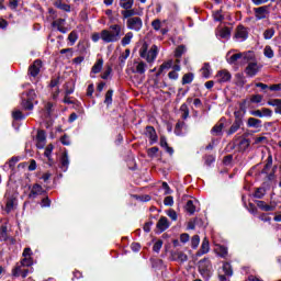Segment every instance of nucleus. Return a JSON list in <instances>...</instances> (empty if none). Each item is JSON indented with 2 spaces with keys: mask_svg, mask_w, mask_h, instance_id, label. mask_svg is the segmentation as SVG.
I'll return each mask as SVG.
<instances>
[{
  "mask_svg": "<svg viewBox=\"0 0 281 281\" xmlns=\"http://www.w3.org/2000/svg\"><path fill=\"white\" fill-rule=\"evenodd\" d=\"M261 115L262 117H271V115H273V111H271L269 108H262Z\"/></svg>",
  "mask_w": 281,
  "mask_h": 281,
  "instance_id": "nucleus-53",
  "label": "nucleus"
},
{
  "mask_svg": "<svg viewBox=\"0 0 281 281\" xmlns=\"http://www.w3.org/2000/svg\"><path fill=\"white\" fill-rule=\"evenodd\" d=\"M0 238L2 240H8V226L7 225H2L0 227Z\"/></svg>",
  "mask_w": 281,
  "mask_h": 281,
  "instance_id": "nucleus-43",
  "label": "nucleus"
},
{
  "mask_svg": "<svg viewBox=\"0 0 281 281\" xmlns=\"http://www.w3.org/2000/svg\"><path fill=\"white\" fill-rule=\"evenodd\" d=\"M55 8L63 10L64 12H71V7L69 4L63 3V1H55Z\"/></svg>",
  "mask_w": 281,
  "mask_h": 281,
  "instance_id": "nucleus-27",
  "label": "nucleus"
},
{
  "mask_svg": "<svg viewBox=\"0 0 281 281\" xmlns=\"http://www.w3.org/2000/svg\"><path fill=\"white\" fill-rule=\"evenodd\" d=\"M146 135L150 139V144H157V131H155V127L147 126L146 127Z\"/></svg>",
  "mask_w": 281,
  "mask_h": 281,
  "instance_id": "nucleus-15",
  "label": "nucleus"
},
{
  "mask_svg": "<svg viewBox=\"0 0 281 281\" xmlns=\"http://www.w3.org/2000/svg\"><path fill=\"white\" fill-rule=\"evenodd\" d=\"M40 69H43V61L36 59L33 65L30 66L29 71H38Z\"/></svg>",
  "mask_w": 281,
  "mask_h": 281,
  "instance_id": "nucleus-32",
  "label": "nucleus"
},
{
  "mask_svg": "<svg viewBox=\"0 0 281 281\" xmlns=\"http://www.w3.org/2000/svg\"><path fill=\"white\" fill-rule=\"evenodd\" d=\"M269 106H276V109H280L281 99H272L268 101Z\"/></svg>",
  "mask_w": 281,
  "mask_h": 281,
  "instance_id": "nucleus-56",
  "label": "nucleus"
},
{
  "mask_svg": "<svg viewBox=\"0 0 281 281\" xmlns=\"http://www.w3.org/2000/svg\"><path fill=\"white\" fill-rule=\"evenodd\" d=\"M63 82V77L57 76L50 80L49 87L50 89H54V87H58V83Z\"/></svg>",
  "mask_w": 281,
  "mask_h": 281,
  "instance_id": "nucleus-47",
  "label": "nucleus"
},
{
  "mask_svg": "<svg viewBox=\"0 0 281 281\" xmlns=\"http://www.w3.org/2000/svg\"><path fill=\"white\" fill-rule=\"evenodd\" d=\"M234 38L238 41V43H244L246 38H249V32L247 31V27L238 25Z\"/></svg>",
  "mask_w": 281,
  "mask_h": 281,
  "instance_id": "nucleus-8",
  "label": "nucleus"
},
{
  "mask_svg": "<svg viewBox=\"0 0 281 281\" xmlns=\"http://www.w3.org/2000/svg\"><path fill=\"white\" fill-rule=\"evenodd\" d=\"M274 35H276V30L273 29H268L263 32V38L266 41H270V38H273Z\"/></svg>",
  "mask_w": 281,
  "mask_h": 281,
  "instance_id": "nucleus-40",
  "label": "nucleus"
},
{
  "mask_svg": "<svg viewBox=\"0 0 281 281\" xmlns=\"http://www.w3.org/2000/svg\"><path fill=\"white\" fill-rule=\"evenodd\" d=\"M194 80V75L192 72H188L182 77V85H190Z\"/></svg>",
  "mask_w": 281,
  "mask_h": 281,
  "instance_id": "nucleus-38",
  "label": "nucleus"
},
{
  "mask_svg": "<svg viewBox=\"0 0 281 281\" xmlns=\"http://www.w3.org/2000/svg\"><path fill=\"white\" fill-rule=\"evenodd\" d=\"M104 104H106L108 106H111V104H113V90H109L105 93Z\"/></svg>",
  "mask_w": 281,
  "mask_h": 281,
  "instance_id": "nucleus-36",
  "label": "nucleus"
},
{
  "mask_svg": "<svg viewBox=\"0 0 281 281\" xmlns=\"http://www.w3.org/2000/svg\"><path fill=\"white\" fill-rule=\"evenodd\" d=\"M186 52H187L186 46L183 45L178 46L175 53L176 58H181V55L184 54Z\"/></svg>",
  "mask_w": 281,
  "mask_h": 281,
  "instance_id": "nucleus-45",
  "label": "nucleus"
},
{
  "mask_svg": "<svg viewBox=\"0 0 281 281\" xmlns=\"http://www.w3.org/2000/svg\"><path fill=\"white\" fill-rule=\"evenodd\" d=\"M60 142L64 146H70L71 145V140L69 139V136L67 135H64L61 138H60Z\"/></svg>",
  "mask_w": 281,
  "mask_h": 281,
  "instance_id": "nucleus-62",
  "label": "nucleus"
},
{
  "mask_svg": "<svg viewBox=\"0 0 281 281\" xmlns=\"http://www.w3.org/2000/svg\"><path fill=\"white\" fill-rule=\"evenodd\" d=\"M22 256L21 267H32V265H34V260L32 259V248H25Z\"/></svg>",
  "mask_w": 281,
  "mask_h": 281,
  "instance_id": "nucleus-10",
  "label": "nucleus"
},
{
  "mask_svg": "<svg viewBox=\"0 0 281 281\" xmlns=\"http://www.w3.org/2000/svg\"><path fill=\"white\" fill-rule=\"evenodd\" d=\"M36 98V92L30 90L26 93H22V106L25 111H32L34 109V99Z\"/></svg>",
  "mask_w": 281,
  "mask_h": 281,
  "instance_id": "nucleus-5",
  "label": "nucleus"
},
{
  "mask_svg": "<svg viewBox=\"0 0 281 281\" xmlns=\"http://www.w3.org/2000/svg\"><path fill=\"white\" fill-rule=\"evenodd\" d=\"M151 27H154V30L156 32H159L161 30V20L156 19L151 22Z\"/></svg>",
  "mask_w": 281,
  "mask_h": 281,
  "instance_id": "nucleus-51",
  "label": "nucleus"
},
{
  "mask_svg": "<svg viewBox=\"0 0 281 281\" xmlns=\"http://www.w3.org/2000/svg\"><path fill=\"white\" fill-rule=\"evenodd\" d=\"M122 38V26L120 24H113L109 30L101 31V41L103 43H117Z\"/></svg>",
  "mask_w": 281,
  "mask_h": 281,
  "instance_id": "nucleus-2",
  "label": "nucleus"
},
{
  "mask_svg": "<svg viewBox=\"0 0 281 281\" xmlns=\"http://www.w3.org/2000/svg\"><path fill=\"white\" fill-rule=\"evenodd\" d=\"M217 254H218V256H221V258H227V247L220 246L217 248Z\"/></svg>",
  "mask_w": 281,
  "mask_h": 281,
  "instance_id": "nucleus-50",
  "label": "nucleus"
},
{
  "mask_svg": "<svg viewBox=\"0 0 281 281\" xmlns=\"http://www.w3.org/2000/svg\"><path fill=\"white\" fill-rule=\"evenodd\" d=\"M240 126H243V121H240V120L234 121V123L227 131V135H234V133H237V131L240 128Z\"/></svg>",
  "mask_w": 281,
  "mask_h": 281,
  "instance_id": "nucleus-22",
  "label": "nucleus"
},
{
  "mask_svg": "<svg viewBox=\"0 0 281 281\" xmlns=\"http://www.w3.org/2000/svg\"><path fill=\"white\" fill-rule=\"evenodd\" d=\"M247 126L249 128H260V126H262V121L256 117H249L247 122Z\"/></svg>",
  "mask_w": 281,
  "mask_h": 281,
  "instance_id": "nucleus-21",
  "label": "nucleus"
},
{
  "mask_svg": "<svg viewBox=\"0 0 281 281\" xmlns=\"http://www.w3.org/2000/svg\"><path fill=\"white\" fill-rule=\"evenodd\" d=\"M60 164H61V170H63L64 172H67V168H69V156L67 155V151H65V153L61 155Z\"/></svg>",
  "mask_w": 281,
  "mask_h": 281,
  "instance_id": "nucleus-24",
  "label": "nucleus"
},
{
  "mask_svg": "<svg viewBox=\"0 0 281 281\" xmlns=\"http://www.w3.org/2000/svg\"><path fill=\"white\" fill-rule=\"evenodd\" d=\"M263 55L266 56V58H273L274 56L273 48H271V46H266L263 48Z\"/></svg>",
  "mask_w": 281,
  "mask_h": 281,
  "instance_id": "nucleus-44",
  "label": "nucleus"
},
{
  "mask_svg": "<svg viewBox=\"0 0 281 281\" xmlns=\"http://www.w3.org/2000/svg\"><path fill=\"white\" fill-rule=\"evenodd\" d=\"M167 216H169V218H171V221H177L178 216H177V211L170 209L167 212Z\"/></svg>",
  "mask_w": 281,
  "mask_h": 281,
  "instance_id": "nucleus-60",
  "label": "nucleus"
},
{
  "mask_svg": "<svg viewBox=\"0 0 281 281\" xmlns=\"http://www.w3.org/2000/svg\"><path fill=\"white\" fill-rule=\"evenodd\" d=\"M178 260H180V262H187L188 255H186L183 252H178Z\"/></svg>",
  "mask_w": 281,
  "mask_h": 281,
  "instance_id": "nucleus-64",
  "label": "nucleus"
},
{
  "mask_svg": "<svg viewBox=\"0 0 281 281\" xmlns=\"http://www.w3.org/2000/svg\"><path fill=\"white\" fill-rule=\"evenodd\" d=\"M161 247H164V241L162 240H157L154 244L153 250L156 251V254H159V251H161Z\"/></svg>",
  "mask_w": 281,
  "mask_h": 281,
  "instance_id": "nucleus-54",
  "label": "nucleus"
},
{
  "mask_svg": "<svg viewBox=\"0 0 281 281\" xmlns=\"http://www.w3.org/2000/svg\"><path fill=\"white\" fill-rule=\"evenodd\" d=\"M223 271L227 278H232L234 276V269L232 268L231 262H224L223 263Z\"/></svg>",
  "mask_w": 281,
  "mask_h": 281,
  "instance_id": "nucleus-26",
  "label": "nucleus"
},
{
  "mask_svg": "<svg viewBox=\"0 0 281 281\" xmlns=\"http://www.w3.org/2000/svg\"><path fill=\"white\" fill-rule=\"evenodd\" d=\"M131 41H133V32H128L121 41V45L126 47V45H131Z\"/></svg>",
  "mask_w": 281,
  "mask_h": 281,
  "instance_id": "nucleus-29",
  "label": "nucleus"
},
{
  "mask_svg": "<svg viewBox=\"0 0 281 281\" xmlns=\"http://www.w3.org/2000/svg\"><path fill=\"white\" fill-rule=\"evenodd\" d=\"M75 90V83L74 81H68L65 85V94L66 95H71V93H74Z\"/></svg>",
  "mask_w": 281,
  "mask_h": 281,
  "instance_id": "nucleus-33",
  "label": "nucleus"
},
{
  "mask_svg": "<svg viewBox=\"0 0 281 281\" xmlns=\"http://www.w3.org/2000/svg\"><path fill=\"white\" fill-rule=\"evenodd\" d=\"M126 25H127V30L139 32V30L144 27V22L142 21V18L135 16V18L127 19Z\"/></svg>",
  "mask_w": 281,
  "mask_h": 281,
  "instance_id": "nucleus-7",
  "label": "nucleus"
},
{
  "mask_svg": "<svg viewBox=\"0 0 281 281\" xmlns=\"http://www.w3.org/2000/svg\"><path fill=\"white\" fill-rule=\"evenodd\" d=\"M23 267L24 266H21V263L15 266V268H13V270H12V276H14V278H19V276H21V273H23Z\"/></svg>",
  "mask_w": 281,
  "mask_h": 281,
  "instance_id": "nucleus-42",
  "label": "nucleus"
},
{
  "mask_svg": "<svg viewBox=\"0 0 281 281\" xmlns=\"http://www.w3.org/2000/svg\"><path fill=\"white\" fill-rule=\"evenodd\" d=\"M223 128H225V123L223 122V120H221L216 125L213 126L211 133L215 137H218L220 135H223Z\"/></svg>",
  "mask_w": 281,
  "mask_h": 281,
  "instance_id": "nucleus-16",
  "label": "nucleus"
},
{
  "mask_svg": "<svg viewBox=\"0 0 281 281\" xmlns=\"http://www.w3.org/2000/svg\"><path fill=\"white\" fill-rule=\"evenodd\" d=\"M146 69H148V65L144 61L138 63L136 66V71H146Z\"/></svg>",
  "mask_w": 281,
  "mask_h": 281,
  "instance_id": "nucleus-59",
  "label": "nucleus"
},
{
  "mask_svg": "<svg viewBox=\"0 0 281 281\" xmlns=\"http://www.w3.org/2000/svg\"><path fill=\"white\" fill-rule=\"evenodd\" d=\"M13 120H25V115L20 110H15L12 112Z\"/></svg>",
  "mask_w": 281,
  "mask_h": 281,
  "instance_id": "nucleus-49",
  "label": "nucleus"
},
{
  "mask_svg": "<svg viewBox=\"0 0 281 281\" xmlns=\"http://www.w3.org/2000/svg\"><path fill=\"white\" fill-rule=\"evenodd\" d=\"M157 229L159 232H166L168 227H170V222L168 221V217L161 216L156 225Z\"/></svg>",
  "mask_w": 281,
  "mask_h": 281,
  "instance_id": "nucleus-14",
  "label": "nucleus"
},
{
  "mask_svg": "<svg viewBox=\"0 0 281 281\" xmlns=\"http://www.w3.org/2000/svg\"><path fill=\"white\" fill-rule=\"evenodd\" d=\"M247 63H248L247 71H258L262 67V65H260L258 61H256V54H254V58Z\"/></svg>",
  "mask_w": 281,
  "mask_h": 281,
  "instance_id": "nucleus-17",
  "label": "nucleus"
},
{
  "mask_svg": "<svg viewBox=\"0 0 281 281\" xmlns=\"http://www.w3.org/2000/svg\"><path fill=\"white\" fill-rule=\"evenodd\" d=\"M4 199H5V212H8V214H10V212H14V210H16V205L19 204V201L16 200V195L7 191Z\"/></svg>",
  "mask_w": 281,
  "mask_h": 281,
  "instance_id": "nucleus-6",
  "label": "nucleus"
},
{
  "mask_svg": "<svg viewBox=\"0 0 281 281\" xmlns=\"http://www.w3.org/2000/svg\"><path fill=\"white\" fill-rule=\"evenodd\" d=\"M180 111L182 113V120H188V117L190 116V109L188 108V104L183 103L180 106Z\"/></svg>",
  "mask_w": 281,
  "mask_h": 281,
  "instance_id": "nucleus-35",
  "label": "nucleus"
},
{
  "mask_svg": "<svg viewBox=\"0 0 281 281\" xmlns=\"http://www.w3.org/2000/svg\"><path fill=\"white\" fill-rule=\"evenodd\" d=\"M216 82H229L232 80V75L228 71H218L215 75Z\"/></svg>",
  "mask_w": 281,
  "mask_h": 281,
  "instance_id": "nucleus-12",
  "label": "nucleus"
},
{
  "mask_svg": "<svg viewBox=\"0 0 281 281\" xmlns=\"http://www.w3.org/2000/svg\"><path fill=\"white\" fill-rule=\"evenodd\" d=\"M257 206L259 210H262V212H273L276 210L274 205L266 204L265 201H257Z\"/></svg>",
  "mask_w": 281,
  "mask_h": 281,
  "instance_id": "nucleus-20",
  "label": "nucleus"
},
{
  "mask_svg": "<svg viewBox=\"0 0 281 281\" xmlns=\"http://www.w3.org/2000/svg\"><path fill=\"white\" fill-rule=\"evenodd\" d=\"M131 56V49H125V52L119 57V63L121 67H124L126 65V60Z\"/></svg>",
  "mask_w": 281,
  "mask_h": 281,
  "instance_id": "nucleus-28",
  "label": "nucleus"
},
{
  "mask_svg": "<svg viewBox=\"0 0 281 281\" xmlns=\"http://www.w3.org/2000/svg\"><path fill=\"white\" fill-rule=\"evenodd\" d=\"M53 150H54V145H52V144L47 145V147L45 148V151H44L45 157H47L49 159V157H52Z\"/></svg>",
  "mask_w": 281,
  "mask_h": 281,
  "instance_id": "nucleus-58",
  "label": "nucleus"
},
{
  "mask_svg": "<svg viewBox=\"0 0 281 281\" xmlns=\"http://www.w3.org/2000/svg\"><path fill=\"white\" fill-rule=\"evenodd\" d=\"M200 243H201V237H199V235H194L191 238V247H192V249H196V247H199Z\"/></svg>",
  "mask_w": 281,
  "mask_h": 281,
  "instance_id": "nucleus-41",
  "label": "nucleus"
},
{
  "mask_svg": "<svg viewBox=\"0 0 281 281\" xmlns=\"http://www.w3.org/2000/svg\"><path fill=\"white\" fill-rule=\"evenodd\" d=\"M250 144L251 143L249 142V139L241 138L239 140V143L237 144V148H238L239 153H245L249 148Z\"/></svg>",
  "mask_w": 281,
  "mask_h": 281,
  "instance_id": "nucleus-19",
  "label": "nucleus"
},
{
  "mask_svg": "<svg viewBox=\"0 0 281 281\" xmlns=\"http://www.w3.org/2000/svg\"><path fill=\"white\" fill-rule=\"evenodd\" d=\"M186 210L189 214H194V212H196V206L194 205V201L189 200L186 204Z\"/></svg>",
  "mask_w": 281,
  "mask_h": 281,
  "instance_id": "nucleus-34",
  "label": "nucleus"
},
{
  "mask_svg": "<svg viewBox=\"0 0 281 281\" xmlns=\"http://www.w3.org/2000/svg\"><path fill=\"white\" fill-rule=\"evenodd\" d=\"M47 192L41 184H33L31 192L29 193V199H38V196H45Z\"/></svg>",
  "mask_w": 281,
  "mask_h": 281,
  "instance_id": "nucleus-9",
  "label": "nucleus"
},
{
  "mask_svg": "<svg viewBox=\"0 0 281 281\" xmlns=\"http://www.w3.org/2000/svg\"><path fill=\"white\" fill-rule=\"evenodd\" d=\"M268 14H269V12L267 11V7H260V8L255 9V16H256L257 21L267 19Z\"/></svg>",
  "mask_w": 281,
  "mask_h": 281,
  "instance_id": "nucleus-18",
  "label": "nucleus"
},
{
  "mask_svg": "<svg viewBox=\"0 0 281 281\" xmlns=\"http://www.w3.org/2000/svg\"><path fill=\"white\" fill-rule=\"evenodd\" d=\"M102 67H104V59L98 58L94 65L92 66L91 71H102Z\"/></svg>",
  "mask_w": 281,
  "mask_h": 281,
  "instance_id": "nucleus-30",
  "label": "nucleus"
},
{
  "mask_svg": "<svg viewBox=\"0 0 281 281\" xmlns=\"http://www.w3.org/2000/svg\"><path fill=\"white\" fill-rule=\"evenodd\" d=\"M199 273L204 280L212 278V262L210 259H202L199 261Z\"/></svg>",
  "mask_w": 281,
  "mask_h": 281,
  "instance_id": "nucleus-4",
  "label": "nucleus"
},
{
  "mask_svg": "<svg viewBox=\"0 0 281 281\" xmlns=\"http://www.w3.org/2000/svg\"><path fill=\"white\" fill-rule=\"evenodd\" d=\"M68 41H69L70 45H76V41H78V33H76L75 31H72V32L68 35Z\"/></svg>",
  "mask_w": 281,
  "mask_h": 281,
  "instance_id": "nucleus-48",
  "label": "nucleus"
},
{
  "mask_svg": "<svg viewBox=\"0 0 281 281\" xmlns=\"http://www.w3.org/2000/svg\"><path fill=\"white\" fill-rule=\"evenodd\" d=\"M210 251V240H207V237L203 238L202 245L200 250L196 252L198 258H201V256H205Z\"/></svg>",
  "mask_w": 281,
  "mask_h": 281,
  "instance_id": "nucleus-13",
  "label": "nucleus"
},
{
  "mask_svg": "<svg viewBox=\"0 0 281 281\" xmlns=\"http://www.w3.org/2000/svg\"><path fill=\"white\" fill-rule=\"evenodd\" d=\"M65 25V19H57L53 22V27H57L58 32H61V34H65V32H67L64 29Z\"/></svg>",
  "mask_w": 281,
  "mask_h": 281,
  "instance_id": "nucleus-25",
  "label": "nucleus"
},
{
  "mask_svg": "<svg viewBox=\"0 0 281 281\" xmlns=\"http://www.w3.org/2000/svg\"><path fill=\"white\" fill-rule=\"evenodd\" d=\"M220 36L221 38L229 40V37L232 36V31L229 30V27H224L220 31Z\"/></svg>",
  "mask_w": 281,
  "mask_h": 281,
  "instance_id": "nucleus-37",
  "label": "nucleus"
},
{
  "mask_svg": "<svg viewBox=\"0 0 281 281\" xmlns=\"http://www.w3.org/2000/svg\"><path fill=\"white\" fill-rule=\"evenodd\" d=\"M36 142H47V137L45 136V131L37 132Z\"/></svg>",
  "mask_w": 281,
  "mask_h": 281,
  "instance_id": "nucleus-55",
  "label": "nucleus"
},
{
  "mask_svg": "<svg viewBox=\"0 0 281 281\" xmlns=\"http://www.w3.org/2000/svg\"><path fill=\"white\" fill-rule=\"evenodd\" d=\"M160 146H161V148H165L166 153H168L169 155L175 154V149H172V147L168 146V140L166 139V136L160 137Z\"/></svg>",
  "mask_w": 281,
  "mask_h": 281,
  "instance_id": "nucleus-23",
  "label": "nucleus"
},
{
  "mask_svg": "<svg viewBox=\"0 0 281 281\" xmlns=\"http://www.w3.org/2000/svg\"><path fill=\"white\" fill-rule=\"evenodd\" d=\"M133 3H134V0H122L120 5L124 10H131V8H133Z\"/></svg>",
  "mask_w": 281,
  "mask_h": 281,
  "instance_id": "nucleus-39",
  "label": "nucleus"
},
{
  "mask_svg": "<svg viewBox=\"0 0 281 281\" xmlns=\"http://www.w3.org/2000/svg\"><path fill=\"white\" fill-rule=\"evenodd\" d=\"M266 192L267 191L265 190V188H258V189H256L254 196H255V199H262V196H265Z\"/></svg>",
  "mask_w": 281,
  "mask_h": 281,
  "instance_id": "nucleus-46",
  "label": "nucleus"
},
{
  "mask_svg": "<svg viewBox=\"0 0 281 281\" xmlns=\"http://www.w3.org/2000/svg\"><path fill=\"white\" fill-rule=\"evenodd\" d=\"M49 205H52V201L48 196L44 195L41 202V207H49Z\"/></svg>",
  "mask_w": 281,
  "mask_h": 281,
  "instance_id": "nucleus-57",
  "label": "nucleus"
},
{
  "mask_svg": "<svg viewBox=\"0 0 281 281\" xmlns=\"http://www.w3.org/2000/svg\"><path fill=\"white\" fill-rule=\"evenodd\" d=\"M250 102H252L254 104H260V102H262V95H260V94L251 95Z\"/></svg>",
  "mask_w": 281,
  "mask_h": 281,
  "instance_id": "nucleus-52",
  "label": "nucleus"
},
{
  "mask_svg": "<svg viewBox=\"0 0 281 281\" xmlns=\"http://www.w3.org/2000/svg\"><path fill=\"white\" fill-rule=\"evenodd\" d=\"M123 19H135V10L133 9H125L121 12Z\"/></svg>",
  "mask_w": 281,
  "mask_h": 281,
  "instance_id": "nucleus-31",
  "label": "nucleus"
},
{
  "mask_svg": "<svg viewBox=\"0 0 281 281\" xmlns=\"http://www.w3.org/2000/svg\"><path fill=\"white\" fill-rule=\"evenodd\" d=\"M166 69H172L173 71H181V66H179V59H177L176 63L172 61V59L165 61L160 66V71H166Z\"/></svg>",
  "mask_w": 281,
  "mask_h": 281,
  "instance_id": "nucleus-11",
  "label": "nucleus"
},
{
  "mask_svg": "<svg viewBox=\"0 0 281 281\" xmlns=\"http://www.w3.org/2000/svg\"><path fill=\"white\" fill-rule=\"evenodd\" d=\"M236 50H229L226 54V60L228 65H237V63H240V65H246V63H249V60H254V52L248 50L244 53H235Z\"/></svg>",
  "mask_w": 281,
  "mask_h": 281,
  "instance_id": "nucleus-1",
  "label": "nucleus"
},
{
  "mask_svg": "<svg viewBox=\"0 0 281 281\" xmlns=\"http://www.w3.org/2000/svg\"><path fill=\"white\" fill-rule=\"evenodd\" d=\"M158 54H159V48L157 47V45H153L150 48H148V44L144 43L139 49L140 58H144V60H146L149 64L155 63Z\"/></svg>",
  "mask_w": 281,
  "mask_h": 281,
  "instance_id": "nucleus-3",
  "label": "nucleus"
},
{
  "mask_svg": "<svg viewBox=\"0 0 281 281\" xmlns=\"http://www.w3.org/2000/svg\"><path fill=\"white\" fill-rule=\"evenodd\" d=\"M255 144H267V137L265 136H259L255 138Z\"/></svg>",
  "mask_w": 281,
  "mask_h": 281,
  "instance_id": "nucleus-63",
  "label": "nucleus"
},
{
  "mask_svg": "<svg viewBox=\"0 0 281 281\" xmlns=\"http://www.w3.org/2000/svg\"><path fill=\"white\" fill-rule=\"evenodd\" d=\"M164 204L168 205V206H172V205H175V199L170 195L166 196L164 200Z\"/></svg>",
  "mask_w": 281,
  "mask_h": 281,
  "instance_id": "nucleus-61",
  "label": "nucleus"
}]
</instances>
